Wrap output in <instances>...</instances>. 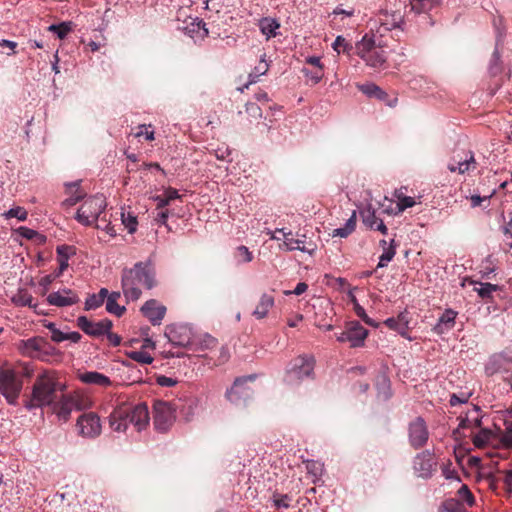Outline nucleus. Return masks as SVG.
I'll use <instances>...</instances> for the list:
<instances>
[{"mask_svg": "<svg viewBox=\"0 0 512 512\" xmlns=\"http://www.w3.org/2000/svg\"><path fill=\"white\" fill-rule=\"evenodd\" d=\"M79 300V296L76 292L66 288L50 293L47 296L48 303L57 307L71 306L78 303Z\"/></svg>", "mask_w": 512, "mask_h": 512, "instance_id": "obj_17", "label": "nucleus"}, {"mask_svg": "<svg viewBox=\"0 0 512 512\" xmlns=\"http://www.w3.org/2000/svg\"><path fill=\"white\" fill-rule=\"evenodd\" d=\"M315 360L312 356H298L290 361L286 368L284 381L288 385H298L314 374Z\"/></svg>", "mask_w": 512, "mask_h": 512, "instance_id": "obj_5", "label": "nucleus"}, {"mask_svg": "<svg viewBox=\"0 0 512 512\" xmlns=\"http://www.w3.org/2000/svg\"><path fill=\"white\" fill-rule=\"evenodd\" d=\"M274 303L275 300L272 294L263 293L252 315L257 319L265 318L269 310L274 306Z\"/></svg>", "mask_w": 512, "mask_h": 512, "instance_id": "obj_24", "label": "nucleus"}, {"mask_svg": "<svg viewBox=\"0 0 512 512\" xmlns=\"http://www.w3.org/2000/svg\"><path fill=\"white\" fill-rule=\"evenodd\" d=\"M269 69V66L266 61L261 60L259 64L254 68V71L249 74V82L245 85L247 88L250 84H253L257 81L259 76L264 75Z\"/></svg>", "mask_w": 512, "mask_h": 512, "instance_id": "obj_39", "label": "nucleus"}, {"mask_svg": "<svg viewBox=\"0 0 512 512\" xmlns=\"http://www.w3.org/2000/svg\"><path fill=\"white\" fill-rule=\"evenodd\" d=\"M256 379L255 374L242 376L235 379L233 386L226 392L227 399L235 404L240 400L250 398L252 390L246 386L247 382H252Z\"/></svg>", "mask_w": 512, "mask_h": 512, "instance_id": "obj_10", "label": "nucleus"}, {"mask_svg": "<svg viewBox=\"0 0 512 512\" xmlns=\"http://www.w3.org/2000/svg\"><path fill=\"white\" fill-rule=\"evenodd\" d=\"M357 87L363 94L371 98L382 100L387 96L386 92L374 83L360 84Z\"/></svg>", "mask_w": 512, "mask_h": 512, "instance_id": "obj_30", "label": "nucleus"}, {"mask_svg": "<svg viewBox=\"0 0 512 512\" xmlns=\"http://www.w3.org/2000/svg\"><path fill=\"white\" fill-rule=\"evenodd\" d=\"M415 200L412 197L406 196L400 198V202L397 203L398 212H403L407 208H411L415 205Z\"/></svg>", "mask_w": 512, "mask_h": 512, "instance_id": "obj_56", "label": "nucleus"}, {"mask_svg": "<svg viewBox=\"0 0 512 512\" xmlns=\"http://www.w3.org/2000/svg\"><path fill=\"white\" fill-rule=\"evenodd\" d=\"M165 336L173 345L186 347L192 344V331L187 325H169L166 327Z\"/></svg>", "mask_w": 512, "mask_h": 512, "instance_id": "obj_15", "label": "nucleus"}, {"mask_svg": "<svg viewBox=\"0 0 512 512\" xmlns=\"http://www.w3.org/2000/svg\"><path fill=\"white\" fill-rule=\"evenodd\" d=\"M106 207L103 195H95L87 198L78 209L76 219L85 226L95 223Z\"/></svg>", "mask_w": 512, "mask_h": 512, "instance_id": "obj_7", "label": "nucleus"}, {"mask_svg": "<svg viewBox=\"0 0 512 512\" xmlns=\"http://www.w3.org/2000/svg\"><path fill=\"white\" fill-rule=\"evenodd\" d=\"M441 0H411V10L415 13H426L440 4Z\"/></svg>", "mask_w": 512, "mask_h": 512, "instance_id": "obj_31", "label": "nucleus"}, {"mask_svg": "<svg viewBox=\"0 0 512 512\" xmlns=\"http://www.w3.org/2000/svg\"><path fill=\"white\" fill-rule=\"evenodd\" d=\"M32 370L27 366L16 369L3 368L0 370V393L11 405L17 403L23 387V377H30Z\"/></svg>", "mask_w": 512, "mask_h": 512, "instance_id": "obj_4", "label": "nucleus"}, {"mask_svg": "<svg viewBox=\"0 0 512 512\" xmlns=\"http://www.w3.org/2000/svg\"><path fill=\"white\" fill-rule=\"evenodd\" d=\"M261 32L271 38L276 36V30L280 27L279 23L272 18H263L259 22Z\"/></svg>", "mask_w": 512, "mask_h": 512, "instance_id": "obj_33", "label": "nucleus"}, {"mask_svg": "<svg viewBox=\"0 0 512 512\" xmlns=\"http://www.w3.org/2000/svg\"><path fill=\"white\" fill-rule=\"evenodd\" d=\"M378 22L380 24V29L383 31H390L401 27L404 23V16L399 13L380 15Z\"/></svg>", "mask_w": 512, "mask_h": 512, "instance_id": "obj_25", "label": "nucleus"}, {"mask_svg": "<svg viewBox=\"0 0 512 512\" xmlns=\"http://www.w3.org/2000/svg\"><path fill=\"white\" fill-rule=\"evenodd\" d=\"M296 236L295 250H300L310 255L315 252L316 244L312 240H307V237L304 234L300 235L299 233H296Z\"/></svg>", "mask_w": 512, "mask_h": 512, "instance_id": "obj_34", "label": "nucleus"}, {"mask_svg": "<svg viewBox=\"0 0 512 512\" xmlns=\"http://www.w3.org/2000/svg\"><path fill=\"white\" fill-rule=\"evenodd\" d=\"M77 326L91 337H100L108 333L112 328V321L103 319L98 322L90 321L86 316H80L77 319Z\"/></svg>", "mask_w": 512, "mask_h": 512, "instance_id": "obj_13", "label": "nucleus"}, {"mask_svg": "<svg viewBox=\"0 0 512 512\" xmlns=\"http://www.w3.org/2000/svg\"><path fill=\"white\" fill-rule=\"evenodd\" d=\"M169 216L168 209L157 210V214L155 216V221L159 224H165Z\"/></svg>", "mask_w": 512, "mask_h": 512, "instance_id": "obj_63", "label": "nucleus"}, {"mask_svg": "<svg viewBox=\"0 0 512 512\" xmlns=\"http://www.w3.org/2000/svg\"><path fill=\"white\" fill-rule=\"evenodd\" d=\"M504 484L507 488V491L509 493H511L512 492V470L505 471Z\"/></svg>", "mask_w": 512, "mask_h": 512, "instance_id": "obj_64", "label": "nucleus"}, {"mask_svg": "<svg viewBox=\"0 0 512 512\" xmlns=\"http://www.w3.org/2000/svg\"><path fill=\"white\" fill-rule=\"evenodd\" d=\"M141 312L155 326L161 324L166 314V307L157 300L150 299L141 307Z\"/></svg>", "mask_w": 512, "mask_h": 512, "instance_id": "obj_16", "label": "nucleus"}, {"mask_svg": "<svg viewBox=\"0 0 512 512\" xmlns=\"http://www.w3.org/2000/svg\"><path fill=\"white\" fill-rule=\"evenodd\" d=\"M57 256H58V263H59V271L56 274V277L62 275V273L67 269L68 267V260L70 256L74 253L73 247L68 245H61L58 246L56 249Z\"/></svg>", "mask_w": 512, "mask_h": 512, "instance_id": "obj_27", "label": "nucleus"}, {"mask_svg": "<svg viewBox=\"0 0 512 512\" xmlns=\"http://www.w3.org/2000/svg\"><path fill=\"white\" fill-rule=\"evenodd\" d=\"M176 408L169 402L156 400L153 405L154 426L160 432H166L174 423Z\"/></svg>", "mask_w": 512, "mask_h": 512, "instance_id": "obj_9", "label": "nucleus"}, {"mask_svg": "<svg viewBox=\"0 0 512 512\" xmlns=\"http://www.w3.org/2000/svg\"><path fill=\"white\" fill-rule=\"evenodd\" d=\"M121 285L128 301L138 300L142 294V288L150 290L156 285L153 267L149 263L137 262L133 267L123 269Z\"/></svg>", "mask_w": 512, "mask_h": 512, "instance_id": "obj_1", "label": "nucleus"}, {"mask_svg": "<svg viewBox=\"0 0 512 512\" xmlns=\"http://www.w3.org/2000/svg\"><path fill=\"white\" fill-rule=\"evenodd\" d=\"M157 383L162 387H171L174 386L177 383V381L171 377L159 376L157 378Z\"/></svg>", "mask_w": 512, "mask_h": 512, "instance_id": "obj_61", "label": "nucleus"}, {"mask_svg": "<svg viewBox=\"0 0 512 512\" xmlns=\"http://www.w3.org/2000/svg\"><path fill=\"white\" fill-rule=\"evenodd\" d=\"M234 258L238 264L249 263L253 260V255L246 246L240 245L234 251Z\"/></svg>", "mask_w": 512, "mask_h": 512, "instance_id": "obj_36", "label": "nucleus"}, {"mask_svg": "<svg viewBox=\"0 0 512 512\" xmlns=\"http://www.w3.org/2000/svg\"><path fill=\"white\" fill-rule=\"evenodd\" d=\"M141 136H144L146 138V140H148V141L154 140V132L147 131V128L145 125H140L138 127V131L135 133L136 138H139Z\"/></svg>", "mask_w": 512, "mask_h": 512, "instance_id": "obj_58", "label": "nucleus"}, {"mask_svg": "<svg viewBox=\"0 0 512 512\" xmlns=\"http://www.w3.org/2000/svg\"><path fill=\"white\" fill-rule=\"evenodd\" d=\"M103 304V301H101L100 296H97V294L90 295L86 302H85V309L86 310H92L100 307Z\"/></svg>", "mask_w": 512, "mask_h": 512, "instance_id": "obj_54", "label": "nucleus"}, {"mask_svg": "<svg viewBox=\"0 0 512 512\" xmlns=\"http://www.w3.org/2000/svg\"><path fill=\"white\" fill-rule=\"evenodd\" d=\"M46 345V340L42 337H32L27 340H22L19 344V349L23 355L29 357L37 356L38 352L42 351Z\"/></svg>", "mask_w": 512, "mask_h": 512, "instance_id": "obj_20", "label": "nucleus"}, {"mask_svg": "<svg viewBox=\"0 0 512 512\" xmlns=\"http://www.w3.org/2000/svg\"><path fill=\"white\" fill-rule=\"evenodd\" d=\"M502 442L506 447L512 446V423L506 426V429L502 435Z\"/></svg>", "mask_w": 512, "mask_h": 512, "instance_id": "obj_59", "label": "nucleus"}, {"mask_svg": "<svg viewBox=\"0 0 512 512\" xmlns=\"http://www.w3.org/2000/svg\"><path fill=\"white\" fill-rule=\"evenodd\" d=\"M395 241L391 240L390 246L385 248L384 252L380 256L378 267H385L388 262H390L395 256Z\"/></svg>", "mask_w": 512, "mask_h": 512, "instance_id": "obj_44", "label": "nucleus"}, {"mask_svg": "<svg viewBox=\"0 0 512 512\" xmlns=\"http://www.w3.org/2000/svg\"><path fill=\"white\" fill-rule=\"evenodd\" d=\"M436 461L434 459V454L425 450L421 453L417 454L413 461V469L415 473L419 477L429 478L432 476L433 472L436 470Z\"/></svg>", "mask_w": 512, "mask_h": 512, "instance_id": "obj_14", "label": "nucleus"}, {"mask_svg": "<svg viewBox=\"0 0 512 512\" xmlns=\"http://www.w3.org/2000/svg\"><path fill=\"white\" fill-rule=\"evenodd\" d=\"M79 379L85 384L95 385L99 387H108L112 384L109 377L97 371H87L81 373L79 374Z\"/></svg>", "mask_w": 512, "mask_h": 512, "instance_id": "obj_22", "label": "nucleus"}, {"mask_svg": "<svg viewBox=\"0 0 512 512\" xmlns=\"http://www.w3.org/2000/svg\"><path fill=\"white\" fill-rule=\"evenodd\" d=\"M122 223L127 228L129 233H134L137 229V219L131 213H121Z\"/></svg>", "mask_w": 512, "mask_h": 512, "instance_id": "obj_47", "label": "nucleus"}, {"mask_svg": "<svg viewBox=\"0 0 512 512\" xmlns=\"http://www.w3.org/2000/svg\"><path fill=\"white\" fill-rule=\"evenodd\" d=\"M79 433L83 437L95 438L101 434V422L94 412L83 413L77 420Z\"/></svg>", "mask_w": 512, "mask_h": 512, "instance_id": "obj_11", "label": "nucleus"}, {"mask_svg": "<svg viewBox=\"0 0 512 512\" xmlns=\"http://www.w3.org/2000/svg\"><path fill=\"white\" fill-rule=\"evenodd\" d=\"M245 111L250 117L254 119H259L262 117V109L256 103H247L245 106Z\"/></svg>", "mask_w": 512, "mask_h": 512, "instance_id": "obj_52", "label": "nucleus"}, {"mask_svg": "<svg viewBox=\"0 0 512 512\" xmlns=\"http://www.w3.org/2000/svg\"><path fill=\"white\" fill-rule=\"evenodd\" d=\"M304 74L309 77L314 84H317L323 78V68H314V70H308L307 68H303Z\"/></svg>", "mask_w": 512, "mask_h": 512, "instance_id": "obj_51", "label": "nucleus"}, {"mask_svg": "<svg viewBox=\"0 0 512 512\" xmlns=\"http://www.w3.org/2000/svg\"><path fill=\"white\" fill-rule=\"evenodd\" d=\"M354 311L366 324L373 327L377 326V324L366 314L364 308L359 303H355Z\"/></svg>", "mask_w": 512, "mask_h": 512, "instance_id": "obj_50", "label": "nucleus"}, {"mask_svg": "<svg viewBox=\"0 0 512 512\" xmlns=\"http://www.w3.org/2000/svg\"><path fill=\"white\" fill-rule=\"evenodd\" d=\"M59 383L55 376L50 372H43L38 375L33 388L30 399L26 402L25 407L29 410L41 408L44 406H52L57 400V390Z\"/></svg>", "mask_w": 512, "mask_h": 512, "instance_id": "obj_3", "label": "nucleus"}, {"mask_svg": "<svg viewBox=\"0 0 512 512\" xmlns=\"http://www.w3.org/2000/svg\"><path fill=\"white\" fill-rule=\"evenodd\" d=\"M333 49L337 52V54L340 53H346L350 54V52L355 49L349 42L346 41V39L342 36H338L334 43H333Z\"/></svg>", "mask_w": 512, "mask_h": 512, "instance_id": "obj_41", "label": "nucleus"}, {"mask_svg": "<svg viewBox=\"0 0 512 512\" xmlns=\"http://www.w3.org/2000/svg\"><path fill=\"white\" fill-rule=\"evenodd\" d=\"M363 216V223L370 229L378 230L382 234H387V227L384 224L382 219H379L375 212L368 209L362 213Z\"/></svg>", "mask_w": 512, "mask_h": 512, "instance_id": "obj_26", "label": "nucleus"}, {"mask_svg": "<svg viewBox=\"0 0 512 512\" xmlns=\"http://www.w3.org/2000/svg\"><path fill=\"white\" fill-rule=\"evenodd\" d=\"M355 53L362 58L366 64L372 68H383L386 60V51L377 46L375 40L365 35L355 46Z\"/></svg>", "mask_w": 512, "mask_h": 512, "instance_id": "obj_6", "label": "nucleus"}, {"mask_svg": "<svg viewBox=\"0 0 512 512\" xmlns=\"http://www.w3.org/2000/svg\"><path fill=\"white\" fill-rule=\"evenodd\" d=\"M12 300L18 306H34V299L32 295L26 290H19L18 293L13 296Z\"/></svg>", "mask_w": 512, "mask_h": 512, "instance_id": "obj_37", "label": "nucleus"}, {"mask_svg": "<svg viewBox=\"0 0 512 512\" xmlns=\"http://www.w3.org/2000/svg\"><path fill=\"white\" fill-rule=\"evenodd\" d=\"M409 443L414 449L423 447L429 438V431L423 418L417 417L409 424Z\"/></svg>", "mask_w": 512, "mask_h": 512, "instance_id": "obj_12", "label": "nucleus"}, {"mask_svg": "<svg viewBox=\"0 0 512 512\" xmlns=\"http://www.w3.org/2000/svg\"><path fill=\"white\" fill-rule=\"evenodd\" d=\"M163 194L170 203L173 200L181 198V195H179L178 191L172 187L167 188Z\"/></svg>", "mask_w": 512, "mask_h": 512, "instance_id": "obj_60", "label": "nucleus"}, {"mask_svg": "<svg viewBox=\"0 0 512 512\" xmlns=\"http://www.w3.org/2000/svg\"><path fill=\"white\" fill-rule=\"evenodd\" d=\"M348 332V342L350 346L361 347L368 335V330L365 329L359 322L353 321L346 326Z\"/></svg>", "mask_w": 512, "mask_h": 512, "instance_id": "obj_18", "label": "nucleus"}, {"mask_svg": "<svg viewBox=\"0 0 512 512\" xmlns=\"http://www.w3.org/2000/svg\"><path fill=\"white\" fill-rule=\"evenodd\" d=\"M457 312L453 309H446L443 314L439 317L438 322L433 327V332L437 335H442L455 326V319L457 317Z\"/></svg>", "mask_w": 512, "mask_h": 512, "instance_id": "obj_19", "label": "nucleus"}, {"mask_svg": "<svg viewBox=\"0 0 512 512\" xmlns=\"http://www.w3.org/2000/svg\"><path fill=\"white\" fill-rule=\"evenodd\" d=\"M275 233H281L283 235L284 241L282 244V249H285L287 251H294L295 250V240L293 233L291 231L285 232L284 229H276Z\"/></svg>", "mask_w": 512, "mask_h": 512, "instance_id": "obj_43", "label": "nucleus"}, {"mask_svg": "<svg viewBox=\"0 0 512 512\" xmlns=\"http://www.w3.org/2000/svg\"><path fill=\"white\" fill-rule=\"evenodd\" d=\"M457 164L459 174H464L466 172L473 171L477 167V162L472 153L470 154V157L468 159L458 161Z\"/></svg>", "mask_w": 512, "mask_h": 512, "instance_id": "obj_45", "label": "nucleus"}, {"mask_svg": "<svg viewBox=\"0 0 512 512\" xmlns=\"http://www.w3.org/2000/svg\"><path fill=\"white\" fill-rule=\"evenodd\" d=\"M273 505L277 509H288L291 506L292 497L288 494L274 492L272 495Z\"/></svg>", "mask_w": 512, "mask_h": 512, "instance_id": "obj_38", "label": "nucleus"}, {"mask_svg": "<svg viewBox=\"0 0 512 512\" xmlns=\"http://www.w3.org/2000/svg\"><path fill=\"white\" fill-rule=\"evenodd\" d=\"M471 283L475 285L473 290L485 302H492L493 294L501 289L500 286L488 282L471 281Z\"/></svg>", "mask_w": 512, "mask_h": 512, "instance_id": "obj_23", "label": "nucleus"}, {"mask_svg": "<svg viewBox=\"0 0 512 512\" xmlns=\"http://www.w3.org/2000/svg\"><path fill=\"white\" fill-rule=\"evenodd\" d=\"M491 431L482 429L479 433L475 434L472 438L473 444L478 448L485 447L491 439Z\"/></svg>", "mask_w": 512, "mask_h": 512, "instance_id": "obj_40", "label": "nucleus"}, {"mask_svg": "<svg viewBox=\"0 0 512 512\" xmlns=\"http://www.w3.org/2000/svg\"><path fill=\"white\" fill-rule=\"evenodd\" d=\"M384 324L391 330H395L401 336L407 337L409 320L407 313H400L397 317H391L385 320Z\"/></svg>", "mask_w": 512, "mask_h": 512, "instance_id": "obj_21", "label": "nucleus"}, {"mask_svg": "<svg viewBox=\"0 0 512 512\" xmlns=\"http://www.w3.org/2000/svg\"><path fill=\"white\" fill-rule=\"evenodd\" d=\"M120 298V292H112L108 298H107V302H106V310L111 313V314H114L118 317H120L124 312H125V307L124 306H120L118 303H117V300Z\"/></svg>", "mask_w": 512, "mask_h": 512, "instance_id": "obj_32", "label": "nucleus"}, {"mask_svg": "<svg viewBox=\"0 0 512 512\" xmlns=\"http://www.w3.org/2000/svg\"><path fill=\"white\" fill-rule=\"evenodd\" d=\"M19 232H20L21 236H23V237H25L26 239H29V240H32L35 237L39 236V234L35 230H32V229L27 228V227H20L19 228Z\"/></svg>", "mask_w": 512, "mask_h": 512, "instance_id": "obj_62", "label": "nucleus"}, {"mask_svg": "<svg viewBox=\"0 0 512 512\" xmlns=\"http://www.w3.org/2000/svg\"><path fill=\"white\" fill-rule=\"evenodd\" d=\"M129 357L141 364H151L153 362V357L145 351H132Z\"/></svg>", "mask_w": 512, "mask_h": 512, "instance_id": "obj_46", "label": "nucleus"}, {"mask_svg": "<svg viewBox=\"0 0 512 512\" xmlns=\"http://www.w3.org/2000/svg\"><path fill=\"white\" fill-rule=\"evenodd\" d=\"M149 410L144 402L137 404L120 403L109 416V425L116 432H125L129 424L137 431H142L149 425Z\"/></svg>", "mask_w": 512, "mask_h": 512, "instance_id": "obj_2", "label": "nucleus"}, {"mask_svg": "<svg viewBox=\"0 0 512 512\" xmlns=\"http://www.w3.org/2000/svg\"><path fill=\"white\" fill-rule=\"evenodd\" d=\"M49 31L57 34L59 39H64L68 33L72 30L71 23L62 22L60 24H52L48 27Z\"/></svg>", "mask_w": 512, "mask_h": 512, "instance_id": "obj_42", "label": "nucleus"}, {"mask_svg": "<svg viewBox=\"0 0 512 512\" xmlns=\"http://www.w3.org/2000/svg\"><path fill=\"white\" fill-rule=\"evenodd\" d=\"M4 216L7 219L17 218L20 221H24L27 218V211L23 207H15L7 211Z\"/></svg>", "mask_w": 512, "mask_h": 512, "instance_id": "obj_48", "label": "nucleus"}, {"mask_svg": "<svg viewBox=\"0 0 512 512\" xmlns=\"http://www.w3.org/2000/svg\"><path fill=\"white\" fill-rule=\"evenodd\" d=\"M66 187L67 193L70 194V197L65 199L62 205L67 207L73 206L84 197V194L80 190V184L78 181L68 183L66 184Z\"/></svg>", "mask_w": 512, "mask_h": 512, "instance_id": "obj_28", "label": "nucleus"}, {"mask_svg": "<svg viewBox=\"0 0 512 512\" xmlns=\"http://www.w3.org/2000/svg\"><path fill=\"white\" fill-rule=\"evenodd\" d=\"M46 327L51 331L52 341L59 343L66 340L67 333H64L57 329L54 323H49Z\"/></svg>", "mask_w": 512, "mask_h": 512, "instance_id": "obj_49", "label": "nucleus"}, {"mask_svg": "<svg viewBox=\"0 0 512 512\" xmlns=\"http://www.w3.org/2000/svg\"><path fill=\"white\" fill-rule=\"evenodd\" d=\"M87 406V400L80 394H62L52 405L53 412L63 420H68L73 409L82 410Z\"/></svg>", "mask_w": 512, "mask_h": 512, "instance_id": "obj_8", "label": "nucleus"}, {"mask_svg": "<svg viewBox=\"0 0 512 512\" xmlns=\"http://www.w3.org/2000/svg\"><path fill=\"white\" fill-rule=\"evenodd\" d=\"M451 463L449 462L448 464L444 465L442 467V474L443 476L446 478V479H451V480H457V481H460V477L458 476L457 472L451 468Z\"/></svg>", "mask_w": 512, "mask_h": 512, "instance_id": "obj_55", "label": "nucleus"}, {"mask_svg": "<svg viewBox=\"0 0 512 512\" xmlns=\"http://www.w3.org/2000/svg\"><path fill=\"white\" fill-rule=\"evenodd\" d=\"M440 512H467V510L462 502L451 498L443 502Z\"/></svg>", "mask_w": 512, "mask_h": 512, "instance_id": "obj_35", "label": "nucleus"}, {"mask_svg": "<svg viewBox=\"0 0 512 512\" xmlns=\"http://www.w3.org/2000/svg\"><path fill=\"white\" fill-rule=\"evenodd\" d=\"M357 223L356 211L352 212L350 218L346 221L344 227L334 229L331 232L332 237L346 238L355 231Z\"/></svg>", "mask_w": 512, "mask_h": 512, "instance_id": "obj_29", "label": "nucleus"}, {"mask_svg": "<svg viewBox=\"0 0 512 512\" xmlns=\"http://www.w3.org/2000/svg\"><path fill=\"white\" fill-rule=\"evenodd\" d=\"M472 427V420H471V411H468L466 413L465 417H460V423L458 428L453 432L454 434L458 433L460 429H466Z\"/></svg>", "mask_w": 512, "mask_h": 512, "instance_id": "obj_57", "label": "nucleus"}, {"mask_svg": "<svg viewBox=\"0 0 512 512\" xmlns=\"http://www.w3.org/2000/svg\"><path fill=\"white\" fill-rule=\"evenodd\" d=\"M459 496L466 501L470 506L474 504V496L469 490L467 485H462L458 490Z\"/></svg>", "mask_w": 512, "mask_h": 512, "instance_id": "obj_53", "label": "nucleus"}]
</instances>
